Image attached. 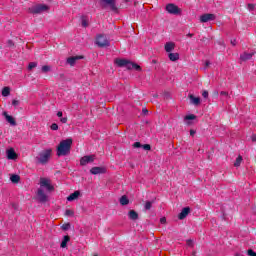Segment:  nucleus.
Instances as JSON below:
<instances>
[{"mask_svg":"<svg viewBox=\"0 0 256 256\" xmlns=\"http://www.w3.org/2000/svg\"><path fill=\"white\" fill-rule=\"evenodd\" d=\"M202 97H204V99H207L209 97V92L207 90H204L202 92Z\"/></svg>","mask_w":256,"mask_h":256,"instance_id":"38","label":"nucleus"},{"mask_svg":"<svg viewBox=\"0 0 256 256\" xmlns=\"http://www.w3.org/2000/svg\"><path fill=\"white\" fill-rule=\"evenodd\" d=\"M116 1L117 0H102V3H105V5H109L112 11H117V6L115 5Z\"/></svg>","mask_w":256,"mask_h":256,"instance_id":"16","label":"nucleus"},{"mask_svg":"<svg viewBox=\"0 0 256 256\" xmlns=\"http://www.w3.org/2000/svg\"><path fill=\"white\" fill-rule=\"evenodd\" d=\"M168 58L170 61H179V53H169Z\"/></svg>","mask_w":256,"mask_h":256,"instance_id":"26","label":"nucleus"},{"mask_svg":"<svg viewBox=\"0 0 256 256\" xmlns=\"http://www.w3.org/2000/svg\"><path fill=\"white\" fill-rule=\"evenodd\" d=\"M188 37H193V34L189 33V34H188Z\"/></svg>","mask_w":256,"mask_h":256,"instance_id":"51","label":"nucleus"},{"mask_svg":"<svg viewBox=\"0 0 256 256\" xmlns=\"http://www.w3.org/2000/svg\"><path fill=\"white\" fill-rule=\"evenodd\" d=\"M50 129L52 131H57L59 129V125H57V123H53L51 126H50Z\"/></svg>","mask_w":256,"mask_h":256,"instance_id":"35","label":"nucleus"},{"mask_svg":"<svg viewBox=\"0 0 256 256\" xmlns=\"http://www.w3.org/2000/svg\"><path fill=\"white\" fill-rule=\"evenodd\" d=\"M91 175H103L107 173V168L105 167H92L90 169Z\"/></svg>","mask_w":256,"mask_h":256,"instance_id":"10","label":"nucleus"},{"mask_svg":"<svg viewBox=\"0 0 256 256\" xmlns=\"http://www.w3.org/2000/svg\"><path fill=\"white\" fill-rule=\"evenodd\" d=\"M190 135L193 137L195 135V130H190Z\"/></svg>","mask_w":256,"mask_h":256,"instance_id":"48","label":"nucleus"},{"mask_svg":"<svg viewBox=\"0 0 256 256\" xmlns=\"http://www.w3.org/2000/svg\"><path fill=\"white\" fill-rule=\"evenodd\" d=\"M37 197L41 203H47V194H45V191L43 188H39L37 191Z\"/></svg>","mask_w":256,"mask_h":256,"instance_id":"11","label":"nucleus"},{"mask_svg":"<svg viewBox=\"0 0 256 256\" xmlns=\"http://www.w3.org/2000/svg\"><path fill=\"white\" fill-rule=\"evenodd\" d=\"M189 99L192 105H201V98L194 97L193 94H189Z\"/></svg>","mask_w":256,"mask_h":256,"instance_id":"18","label":"nucleus"},{"mask_svg":"<svg viewBox=\"0 0 256 256\" xmlns=\"http://www.w3.org/2000/svg\"><path fill=\"white\" fill-rule=\"evenodd\" d=\"M9 95H11V88H9L8 86H5L2 89V97H9Z\"/></svg>","mask_w":256,"mask_h":256,"instance_id":"24","label":"nucleus"},{"mask_svg":"<svg viewBox=\"0 0 256 256\" xmlns=\"http://www.w3.org/2000/svg\"><path fill=\"white\" fill-rule=\"evenodd\" d=\"M189 213H191V208H189V207L183 208L182 211L180 212V214L178 215V219H180V220L185 219V217H187V215H189Z\"/></svg>","mask_w":256,"mask_h":256,"instance_id":"15","label":"nucleus"},{"mask_svg":"<svg viewBox=\"0 0 256 256\" xmlns=\"http://www.w3.org/2000/svg\"><path fill=\"white\" fill-rule=\"evenodd\" d=\"M79 197H81V192L79 190H76L67 197V201H69V202L77 201V199H79Z\"/></svg>","mask_w":256,"mask_h":256,"instance_id":"13","label":"nucleus"},{"mask_svg":"<svg viewBox=\"0 0 256 256\" xmlns=\"http://www.w3.org/2000/svg\"><path fill=\"white\" fill-rule=\"evenodd\" d=\"M166 11L170 15H181V9L177 7V5L170 3L166 5Z\"/></svg>","mask_w":256,"mask_h":256,"instance_id":"6","label":"nucleus"},{"mask_svg":"<svg viewBox=\"0 0 256 256\" xmlns=\"http://www.w3.org/2000/svg\"><path fill=\"white\" fill-rule=\"evenodd\" d=\"M188 247H193V240H187Z\"/></svg>","mask_w":256,"mask_h":256,"instance_id":"45","label":"nucleus"},{"mask_svg":"<svg viewBox=\"0 0 256 256\" xmlns=\"http://www.w3.org/2000/svg\"><path fill=\"white\" fill-rule=\"evenodd\" d=\"M10 181L12 183H18L19 181H21V177L17 174H13L11 177H10Z\"/></svg>","mask_w":256,"mask_h":256,"instance_id":"28","label":"nucleus"},{"mask_svg":"<svg viewBox=\"0 0 256 256\" xmlns=\"http://www.w3.org/2000/svg\"><path fill=\"white\" fill-rule=\"evenodd\" d=\"M70 227H71V224H69V223H66V224L62 225L63 231H68V229H70Z\"/></svg>","mask_w":256,"mask_h":256,"instance_id":"37","label":"nucleus"},{"mask_svg":"<svg viewBox=\"0 0 256 256\" xmlns=\"http://www.w3.org/2000/svg\"><path fill=\"white\" fill-rule=\"evenodd\" d=\"M96 45L98 47H109L111 43L109 42V39H107V36L99 34L96 36Z\"/></svg>","mask_w":256,"mask_h":256,"instance_id":"4","label":"nucleus"},{"mask_svg":"<svg viewBox=\"0 0 256 256\" xmlns=\"http://www.w3.org/2000/svg\"><path fill=\"white\" fill-rule=\"evenodd\" d=\"M217 19V16L215 14H203L200 16V23H209V21H215Z\"/></svg>","mask_w":256,"mask_h":256,"instance_id":"9","label":"nucleus"},{"mask_svg":"<svg viewBox=\"0 0 256 256\" xmlns=\"http://www.w3.org/2000/svg\"><path fill=\"white\" fill-rule=\"evenodd\" d=\"M220 95H222V97H228V96H229V93H228V92H225V91H221V92H220Z\"/></svg>","mask_w":256,"mask_h":256,"instance_id":"44","label":"nucleus"},{"mask_svg":"<svg viewBox=\"0 0 256 256\" xmlns=\"http://www.w3.org/2000/svg\"><path fill=\"white\" fill-rule=\"evenodd\" d=\"M89 22H87V18L85 16L82 17V27H88Z\"/></svg>","mask_w":256,"mask_h":256,"instance_id":"33","label":"nucleus"},{"mask_svg":"<svg viewBox=\"0 0 256 256\" xmlns=\"http://www.w3.org/2000/svg\"><path fill=\"white\" fill-rule=\"evenodd\" d=\"M160 223L162 225H165V223H167V218H165V217L160 218Z\"/></svg>","mask_w":256,"mask_h":256,"instance_id":"42","label":"nucleus"},{"mask_svg":"<svg viewBox=\"0 0 256 256\" xmlns=\"http://www.w3.org/2000/svg\"><path fill=\"white\" fill-rule=\"evenodd\" d=\"M73 145V139L68 138L66 140H62L57 146V156L65 157L71 153V146Z\"/></svg>","mask_w":256,"mask_h":256,"instance_id":"1","label":"nucleus"},{"mask_svg":"<svg viewBox=\"0 0 256 256\" xmlns=\"http://www.w3.org/2000/svg\"><path fill=\"white\" fill-rule=\"evenodd\" d=\"M115 63L116 65H118V67H127L128 69H135V71H141V66L132 63L126 59H116Z\"/></svg>","mask_w":256,"mask_h":256,"instance_id":"2","label":"nucleus"},{"mask_svg":"<svg viewBox=\"0 0 256 256\" xmlns=\"http://www.w3.org/2000/svg\"><path fill=\"white\" fill-rule=\"evenodd\" d=\"M133 147H134L135 149H139L140 147H142L141 142H135V143L133 144Z\"/></svg>","mask_w":256,"mask_h":256,"instance_id":"40","label":"nucleus"},{"mask_svg":"<svg viewBox=\"0 0 256 256\" xmlns=\"http://www.w3.org/2000/svg\"><path fill=\"white\" fill-rule=\"evenodd\" d=\"M255 9V4H248V10L253 11Z\"/></svg>","mask_w":256,"mask_h":256,"instance_id":"41","label":"nucleus"},{"mask_svg":"<svg viewBox=\"0 0 256 256\" xmlns=\"http://www.w3.org/2000/svg\"><path fill=\"white\" fill-rule=\"evenodd\" d=\"M255 55V53H249V52H244L241 56L240 59L241 61H249V59H251L253 56Z\"/></svg>","mask_w":256,"mask_h":256,"instance_id":"20","label":"nucleus"},{"mask_svg":"<svg viewBox=\"0 0 256 256\" xmlns=\"http://www.w3.org/2000/svg\"><path fill=\"white\" fill-rule=\"evenodd\" d=\"M144 207H145L146 211H149V209H151V207H153V202L152 201H147L145 203Z\"/></svg>","mask_w":256,"mask_h":256,"instance_id":"31","label":"nucleus"},{"mask_svg":"<svg viewBox=\"0 0 256 256\" xmlns=\"http://www.w3.org/2000/svg\"><path fill=\"white\" fill-rule=\"evenodd\" d=\"M42 73H49V71H51V66L49 65H44L42 66Z\"/></svg>","mask_w":256,"mask_h":256,"instance_id":"30","label":"nucleus"},{"mask_svg":"<svg viewBox=\"0 0 256 256\" xmlns=\"http://www.w3.org/2000/svg\"><path fill=\"white\" fill-rule=\"evenodd\" d=\"M69 241H71V237H69V235L64 236L63 240H62V242L60 244V247L62 249H65L67 247V243H69Z\"/></svg>","mask_w":256,"mask_h":256,"instance_id":"23","label":"nucleus"},{"mask_svg":"<svg viewBox=\"0 0 256 256\" xmlns=\"http://www.w3.org/2000/svg\"><path fill=\"white\" fill-rule=\"evenodd\" d=\"M49 157H51V149L45 150L39 155L38 161L39 163L45 164L49 161Z\"/></svg>","mask_w":256,"mask_h":256,"instance_id":"8","label":"nucleus"},{"mask_svg":"<svg viewBox=\"0 0 256 256\" xmlns=\"http://www.w3.org/2000/svg\"><path fill=\"white\" fill-rule=\"evenodd\" d=\"M141 147L144 149V151H151V145L149 144H144Z\"/></svg>","mask_w":256,"mask_h":256,"instance_id":"36","label":"nucleus"},{"mask_svg":"<svg viewBox=\"0 0 256 256\" xmlns=\"http://www.w3.org/2000/svg\"><path fill=\"white\" fill-rule=\"evenodd\" d=\"M65 215L67 217H73L75 215V212H73V210L68 209L65 211Z\"/></svg>","mask_w":256,"mask_h":256,"instance_id":"32","label":"nucleus"},{"mask_svg":"<svg viewBox=\"0 0 256 256\" xmlns=\"http://www.w3.org/2000/svg\"><path fill=\"white\" fill-rule=\"evenodd\" d=\"M251 139L253 142H256V135H252Z\"/></svg>","mask_w":256,"mask_h":256,"instance_id":"49","label":"nucleus"},{"mask_svg":"<svg viewBox=\"0 0 256 256\" xmlns=\"http://www.w3.org/2000/svg\"><path fill=\"white\" fill-rule=\"evenodd\" d=\"M95 161V155H86L80 158L81 167H85V165H89V163H93Z\"/></svg>","mask_w":256,"mask_h":256,"instance_id":"7","label":"nucleus"},{"mask_svg":"<svg viewBox=\"0 0 256 256\" xmlns=\"http://www.w3.org/2000/svg\"><path fill=\"white\" fill-rule=\"evenodd\" d=\"M40 189H46V191H53L55 188L51 185V180L47 178H40Z\"/></svg>","mask_w":256,"mask_h":256,"instance_id":"5","label":"nucleus"},{"mask_svg":"<svg viewBox=\"0 0 256 256\" xmlns=\"http://www.w3.org/2000/svg\"><path fill=\"white\" fill-rule=\"evenodd\" d=\"M12 105H13V107H19V105H20L19 100H13Z\"/></svg>","mask_w":256,"mask_h":256,"instance_id":"39","label":"nucleus"},{"mask_svg":"<svg viewBox=\"0 0 256 256\" xmlns=\"http://www.w3.org/2000/svg\"><path fill=\"white\" fill-rule=\"evenodd\" d=\"M57 117L60 118V123H64L65 124L68 121L67 116L63 117V112L62 111H58L57 112Z\"/></svg>","mask_w":256,"mask_h":256,"instance_id":"25","label":"nucleus"},{"mask_svg":"<svg viewBox=\"0 0 256 256\" xmlns=\"http://www.w3.org/2000/svg\"><path fill=\"white\" fill-rule=\"evenodd\" d=\"M248 255H249V256H256V252L253 251V250H251V249H249V250H248Z\"/></svg>","mask_w":256,"mask_h":256,"instance_id":"43","label":"nucleus"},{"mask_svg":"<svg viewBox=\"0 0 256 256\" xmlns=\"http://www.w3.org/2000/svg\"><path fill=\"white\" fill-rule=\"evenodd\" d=\"M35 67H37V62H30L28 65L29 71H31L32 69H35Z\"/></svg>","mask_w":256,"mask_h":256,"instance_id":"34","label":"nucleus"},{"mask_svg":"<svg viewBox=\"0 0 256 256\" xmlns=\"http://www.w3.org/2000/svg\"><path fill=\"white\" fill-rule=\"evenodd\" d=\"M120 205H129V198H127V196L123 195L121 198H120Z\"/></svg>","mask_w":256,"mask_h":256,"instance_id":"27","label":"nucleus"},{"mask_svg":"<svg viewBox=\"0 0 256 256\" xmlns=\"http://www.w3.org/2000/svg\"><path fill=\"white\" fill-rule=\"evenodd\" d=\"M197 119V116L195 114L186 115L184 117V121H186V125H191V121Z\"/></svg>","mask_w":256,"mask_h":256,"instance_id":"22","label":"nucleus"},{"mask_svg":"<svg viewBox=\"0 0 256 256\" xmlns=\"http://www.w3.org/2000/svg\"><path fill=\"white\" fill-rule=\"evenodd\" d=\"M3 116L5 117L7 123H10V125H12L13 127H15V125H17L15 118H13V116L7 114V112H3Z\"/></svg>","mask_w":256,"mask_h":256,"instance_id":"14","label":"nucleus"},{"mask_svg":"<svg viewBox=\"0 0 256 256\" xmlns=\"http://www.w3.org/2000/svg\"><path fill=\"white\" fill-rule=\"evenodd\" d=\"M142 113L143 115H147L149 113V110H147V108H143Z\"/></svg>","mask_w":256,"mask_h":256,"instance_id":"46","label":"nucleus"},{"mask_svg":"<svg viewBox=\"0 0 256 256\" xmlns=\"http://www.w3.org/2000/svg\"><path fill=\"white\" fill-rule=\"evenodd\" d=\"M243 162V157L242 156H238L236 158V161L234 162V167H241V163Z\"/></svg>","mask_w":256,"mask_h":256,"instance_id":"29","label":"nucleus"},{"mask_svg":"<svg viewBox=\"0 0 256 256\" xmlns=\"http://www.w3.org/2000/svg\"><path fill=\"white\" fill-rule=\"evenodd\" d=\"M6 157L9 161H15L17 159V153L15 152V149L9 148L6 150Z\"/></svg>","mask_w":256,"mask_h":256,"instance_id":"12","label":"nucleus"},{"mask_svg":"<svg viewBox=\"0 0 256 256\" xmlns=\"http://www.w3.org/2000/svg\"><path fill=\"white\" fill-rule=\"evenodd\" d=\"M79 59H83V56H72L67 59V63L73 67V65H75Z\"/></svg>","mask_w":256,"mask_h":256,"instance_id":"17","label":"nucleus"},{"mask_svg":"<svg viewBox=\"0 0 256 256\" xmlns=\"http://www.w3.org/2000/svg\"><path fill=\"white\" fill-rule=\"evenodd\" d=\"M165 52L166 53H171L175 49V43L173 42H167L164 46Z\"/></svg>","mask_w":256,"mask_h":256,"instance_id":"19","label":"nucleus"},{"mask_svg":"<svg viewBox=\"0 0 256 256\" xmlns=\"http://www.w3.org/2000/svg\"><path fill=\"white\" fill-rule=\"evenodd\" d=\"M128 216L132 221H137L139 219V214L135 210H130Z\"/></svg>","mask_w":256,"mask_h":256,"instance_id":"21","label":"nucleus"},{"mask_svg":"<svg viewBox=\"0 0 256 256\" xmlns=\"http://www.w3.org/2000/svg\"><path fill=\"white\" fill-rule=\"evenodd\" d=\"M209 65H211V63L209 61L205 62V67H209Z\"/></svg>","mask_w":256,"mask_h":256,"instance_id":"50","label":"nucleus"},{"mask_svg":"<svg viewBox=\"0 0 256 256\" xmlns=\"http://www.w3.org/2000/svg\"><path fill=\"white\" fill-rule=\"evenodd\" d=\"M231 45H233L235 47V45H237V40H231Z\"/></svg>","mask_w":256,"mask_h":256,"instance_id":"47","label":"nucleus"},{"mask_svg":"<svg viewBox=\"0 0 256 256\" xmlns=\"http://www.w3.org/2000/svg\"><path fill=\"white\" fill-rule=\"evenodd\" d=\"M29 13L36 15L38 13H44V11H49V6L45 4H36L28 9Z\"/></svg>","mask_w":256,"mask_h":256,"instance_id":"3","label":"nucleus"}]
</instances>
